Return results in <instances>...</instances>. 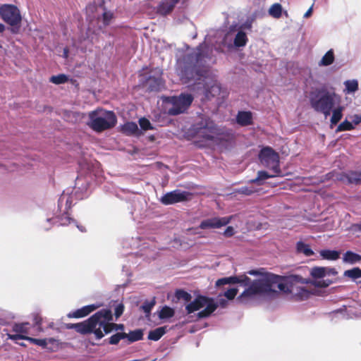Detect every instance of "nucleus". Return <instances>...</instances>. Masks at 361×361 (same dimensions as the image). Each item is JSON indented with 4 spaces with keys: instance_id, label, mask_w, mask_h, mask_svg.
<instances>
[{
    "instance_id": "1",
    "label": "nucleus",
    "mask_w": 361,
    "mask_h": 361,
    "mask_svg": "<svg viewBox=\"0 0 361 361\" xmlns=\"http://www.w3.org/2000/svg\"><path fill=\"white\" fill-rule=\"evenodd\" d=\"M248 274L257 276L258 278L253 281L245 274L237 276L227 277L228 283H240L247 287L245 290L237 298L243 303L252 302L259 297L270 296L277 292V290L286 293H297L306 291L300 286L307 281L298 276L282 277L271 273L264 271V269L250 270Z\"/></svg>"
},
{
    "instance_id": "2",
    "label": "nucleus",
    "mask_w": 361,
    "mask_h": 361,
    "mask_svg": "<svg viewBox=\"0 0 361 361\" xmlns=\"http://www.w3.org/2000/svg\"><path fill=\"white\" fill-rule=\"evenodd\" d=\"M341 97L334 91L321 90L310 97L311 106L326 118L331 115L330 127L332 128L343 118L344 106L341 105Z\"/></svg>"
},
{
    "instance_id": "3",
    "label": "nucleus",
    "mask_w": 361,
    "mask_h": 361,
    "mask_svg": "<svg viewBox=\"0 0 361 361\" xmlns=\"http://www.w3.org/2000/svg\"><path fill=\"white\" fill-rule=\"evenodd\" d=\"M202 46L197 48L194 54H190L187 58L178 59V74L180 80L186 83L192 80H200L202 75H200L192 65L200 60Z\"/></svg>"
},
{
    "instance_id": "4",
    "label": "nucleus",
    "mask_w": 361,
    "mask_h": 361,
    "mask_svg": "<svg viewBox=\"0 0 361 361\" xmlns=\"http://www.w3.org/2000/svg\"><path fill=\"white\" fill-rule=\"evenodd\" d=\"M116 123L114 112L103 109H97L89 113L87 126L94 131L100 133L113 128Z\"/></svg>"
},
{
    "instance_id": "5",
    "label": "nucleus",
    "mask_w": 361,
    "mask_h": 361,
    "mask_svg": "<svg viewBox=\"0 0 361 361\" xmlns=\"http://www.w3.org/2000/svg\"><path fill=\"white\" fill-rule=\"evenodd\" d=\"M217 308V304L212 298L198 295L185 306L188 314L198 311L197 314L199 319L209 317Z\"/></svg>"
},
{
    "instance_id": "6",
    "label": "nucleus",
    "mask_w": 361,
    "mask_h": 361,
    "mask_svg": "<svg viewBox=\"0 0 361 361\" xmlns=\"http://www.w3.org/2000/svg\"><path fill=\"white\" fill-rule=\"evenodd\" d=\"M217 308V304L212 298L198 295L185 306L188 314L198 311L197 314L199 319L209 317Z\"/></svg>"
},
{
    "instance_id": "7",
    "label": "nucleus",
    "mask_w": 361,
    "mask_h": 361,
    "mask_svg": "<svg viewBox=\"0 0 361 361\" xmlns=\"http://www.w3.org/2000/svg\"><path fill=\"white\" fill-rule=\"evenodd\" d=\"M109 313L105 311H99L90 317L87 320L82 322L71 324L68 326L71 329H75L80 334L94 333L97 338L100 339L104 337L101 330V325H103L100 322V317L103 315H108Z\"/></svg>"
},
{
    "instance_id": "8",
    "label": "nucleus",
    "mask_w": 361,
    "mask_h": 361,
    "mask_svg": "<svg viewBox=\"0 0 361 361\" xmlns=\"http://www.w3.org/2000/svg\"><path fill=\"white\" fill-rule=\"evenodd\" d=\"M165 111L170 115H178L185 112L193 101L190 94H181L178 97L162 99Z\"/></svg>"
},
{
    "instance_id": "9",
    "label": "nucleus",
    "mask_w": 361,
    "mask_h": 361,
    "mask_svg": "<svg viewBox=\"0 0 361 361\" xmlns=\"http://www.w3.org/2000/svg\"><path fill=\"white\" fill-rule=\"evenodd\" d=\"M337 274L334 268L314 267L310 270L312 285L319 288H326L334 282V278Z\"/></svg>"
},
{
    "instance_id": "10",
    "label": "nucleus",
    "mask_w": 361,
    "mask_h": 361,
    "mask_svg": "<svg viewBox=\"0 0 361 361\" xmlns=\"http://www.w3.org/2000/svg\"><path fill=\"white\" fill-rule=\"evenodd\" d=\"M260 163L264 167L271 170L273 173H280L279 155L271 147H267L260 151L259 154Z\"/></svg>"
},
{
    "instance_id": "11",
    "label": "nucleus",
    "mask_w": 361,
    "mask_h": 361,
    "mask_svg": "<svg viewBox=\"0 0 361 361\" xmlns=\"http://www.w3.org/2000/svg\"><path fill=\"white\" fill-rule=\"evenodd\" d=\"M0 16L10 25H16L21 21L19 9L11 4H4L0 7Z\"/></svg>"
},
{
    "instance_id": "12",
    "label": "nucleus",
    "mask_w": 361,
    "mask_h": 361,
    "mask_svg": "<svg viewBox=\"0 0 361 361\" xmlns=\"http://www.w3.org/2000/svg\"><path fill=\"white\" fill-rule=\"evenodd\" d=\"M190 197L191 194L187 191L176 190L165 194L161 198V202L164 204L168 205L188 200L190 199Z\"/></svg>"
},
{
    "instance_id": "13",
    "label": "nucleus",
    "mask_w": 361,
    "mask_h": 361,
    "mask_svg": "<svg viewBox=\"0 0 361 361\" xmlns=\"http://www.w3.org/2000/svg\"><path fill=\"white\" fill-rule=\"evenodd\" d=\"M235 47H244L247 42V35L245 32L239 30L236 34L228 32L226 34L223 39L222 43L228 47H232V42Z\"/></svg>"
},
{
    "instance_id": "14",
    "label": "nucleus",
    "mask_w": 361,
    "mask_h": 361,
    "mask_svg": "<svg viewBox=\"0 0 361 361\" xmlns=\"http://www.w3.org/2000/svg\"><path fill=\"white\" fill-rule=\"evenodd\" d=\"M101 311L108 312L109 314L108 315H103L100 317V322H102L103 325H101V330L104 336L107 334L113 331H122L124 329V326L123 324H117L114 323L110 322L112 320V313L109 310H102Z\"/></svg>"
},
{
    "instance_id": "15",
    "label": "nucleus",
    "mask_w": 361,
    "mask_h": 361,
    "mask_svg": "<svg viewBox=\"0 0 361 361\" xmlns=\"http://www.w3.org/2000/svg\"><path fill=\"white\" fill-rule=\"evenodd\" d=\"M233 216L214 217L202 221L200 225L202 229L219 228L230 223Z\"/></svg>"
},
{
    "instance_id": "16",
    "label": "nucleus",
    "mask_w": 361,
    "mask_h": 361,
    "mask_svg": "<svg viewBox=\"0 0 361 361\" xmlns=\"http://www.w3.org/2000/svg\"><path fill=\"white\" fill-rule=\"evenodd\" d=\"M102 306L101 303L92 304L84 306L75 311L71 312L67 314L68 318H82L87 316L93 311L96 310Z\"/></svg>"
},
{
    "instance_id": "17",
    "label": "nucleus",
    "mask_w": 361,
    "mask_h": 361,
    "mask_svg": "<svg viewBox=\"0 0 361 361\" xmlns=\"http://www.w3.org/2000/svg\"><path fill=\"white\" fill-rule=\"evenodd\" d=\"M345 88L343 89V93L345 94H354L358 90L359 84L356 79L347 80L343 82Z\"/></svg>"
},
{
    "instance_id": "18",
    "label": "nucleus",
    "mask_w": 361,
    "mask_h": 361,
    "mask_svg": "<svg viewBox=\"0 0 361 361\" xmlns=\"http://www.w3.org/2000/svg\"><path fill=\"white\" fill-rule=\"evenodd\" d=\"M335 60L334 52L333 49L329 50L318 62L319 66H328L331 65Z\"/></svg>"
},
{
    "instance_id": "19",
    "label": "nucleus",
    "mask_w": 361,
    "mask_h": 361,
    "mask_svg": "<svg viewBox=\"0 0 361 361\" xmlns=\"http://www.w3.org/2000/svg\"><path fill=\"white\" fill-rule=\"evenodd\" d=\"M237 122L241 126H247L252 122V114L248 111H240L237 116Z\"/></svg>"
},
{
    "instance_id": "20",
    "label": "nucleus",
    "mask_w": 361,
    "mask_h": 361,
    "mask_svg": "<svg viewBox=\"0 0 361 361\" xmlns=\"http://www.w3.org/2000/svg\"><path fill=\"white\" fill-rule=\"evenodd\" d=\"M198 133L203 136L206 140H212L215 138L216 135V129L213 126H209L200 130Z\"/></svg>"
},
{
    "instance_id": "21",
    "label": "nucleus",
    "mask_w": 361,
    "mask_h": 361,
    "mask_svg": "<svg viewBox=\"0 0 361 361\" xmlns=\"http://www.w3.org/2000/svg\"><path fill=\"white\" fill-rule=\"evenodd\" d=\"M280 176H281V172H280V173L271 172V173L269 174L267 171H259L257 173V177L255 179L252 180L251 183H258L260 180H266L269 178H274V177Z\"/></svg>"
},
{
    "instance_id": "22",
    "label": "nucleus",
    "mask_w": 361,
    "mask_h": 361,
    "mask_svg": "<svg viewBox=\"0 0 361 361\" xmlns=\"http://www.w3.org/2000/svg\"><path fill=\"white\" fill-rule=\"evenodd\" d=\"M319 253L323 259L328 260H336L340 256V252L336 250H322Z\"/></svg>"
},
{
    "instance_id": "23",
    "label": "nucleus",
    "mask_w": 361,
    "mask_h": 361,
    "mask_svg": "<svg viewBox=\"0 0 361 361\" xmlns=\"http://www.w3.org/2000/svg\"><path fill=\"white\" fill-rule=\"evenodd\" d=\"M166 327L162 326L157 328L149 333L148 338L152 341H158L165 333Z\"/></svg>"
},
{
    "instance_id": "24",
    "label": "nucleus",
    "mask_w": 361,
    "mask_h": 361,
    "mask_svg": "<svg viewBox=\"0 0 361 361\" xmlns=\"http://www.w3.org/2000/svg\"><path fill=\"white\" fill-rule=\"evenodd\" d=\"M343 261L350 264H354L361 260V256L350 251L346 252L343 255Z\"/></svg>"
},
{
    "instance_id": "25",
    "label": "nucleus",
    "mask_w": 361,
    "mask_h": 361,
    "mask_svg": "<svg viewBox=\"0 0 361 361\" xmlns=\"http://www.w3.org/2000/svg\"><path fill=\"white\" fill-rule=\"evenodd\" d=\"M175 311L169 306H164L159 312V317L161 319H169L173 317Z\"/></svg>"
},
{
    "instance_id": "26",
    "label": "nucleus",
    "mask_w": 361,
    "mask_h": 361,
    "mask_svg": "<svg viewBox=\"0 0 361 361\" xmlns=\"http://www.w3.org/2000/svg\"><path fill=\"white\" fill-rule=\"evenodd\" d=\"M122 130L128 135L135 134L138 130V127L134 122H128L123 126Z\"/></svg>"
},
{
    "instance_id": "27",
    "label": "nucleus",
    "mask_w": 361,
    "mask_h": 361,
    "mask_svg": "<svg viewBox=\"0 0 361 361\" xmlns=\"http://www.w3.org/2000/svg\"><path fill=\"white\" fill-rule=\"evenodd\" d=\"M281 5L278 3L273 4L269 9V14L275 18H279L281 16Z\"/></svg>"
},
{
    "instance_id": "28",
    "label": "nucleus",
    "mask_w": 361,
    "mask_h": 361,
    "mask_svg": "<svg viewBox=\"0 0 361 361\" xmlns=\"http://www.w3.org/2000/svg\"><path fill=\"white\" fill-rule=\"evenodd\" d=\"M297 250L299 252L303 253L306 256H311L313 255V251L311 250L310 246L302 242H298L297 243Z\"/></svg>"
},
{
    "instance_id": "29",
    "label": "nucleus",
    "mask_w": 361,
    "mask_h": 361,
    "mask_svg": "<svg viewBox=\"0 0 361 361\" xmlns=\"http://www.w3.org/2000/svg\"><path fill=\"white\" fill-rule=\"evenodd\" d=\"M13 331L14 333H18L19 334L26 336L28 334L27 324H16L13 326Z\"/></svg>"
},
{
    "instance_id": "30",
    "label": "nucleus",
    "mask_w": 361,
    "mask_h": 361,
    "mask_svg": "<svg viewBox=\"0 0 361 361\" xmlns=\"http://www.w3.org/2000/svg\"><path fill=\"white\" fill-rule=\"evenodd\" d=\"M345 276L356 279L361 277V269L359 268H353L344 272Z\"/></svg>"
},
{
    "instance_id": "31",
    "label": "nucleus",
    "mask_w": 361,
    "mask_h": 361,
    "mask_svg": "<svg viewBox=\"0 0 361 361\" xmlns=\"http://www.w3.org/2000/svg\"><path fill=\"white\" fill-rule=\"evenodd\" d=\"M354 128V126L353 123L347 120H345L341 123H340L336 130V132H341L344 130H350Z\"/></svg>"
},
{
    "instance_id": "32",
    "label": "nucleus",
    "mask_w": 361,
    "mask_h": 361,
    "mask_svg": "<svg viewBox=\"0 0 361 361\" xmlns=\"http://www.w3.org/2000/svg\"><path fill=\"white\" fill-rule=\"evenodd\" d=\"M68 80V77L64 74H60L58 75H53L50 78V82L59 85L65 83Z\"/></svg>"
},
{
    "instance_id": "33",
    "label": "nucleus",
    "mask_w": 361,
    "mask_h": 361,
    "mask_svg": "<svg viewBox=\"0 0 361 361\" xmlns=\"http://www.w3.org/2000/svg\"><path fill=\"white\" fill-rule=\"evenodd\" d=\"M142 333L141 331L137 330L135 331H132L129 334H127V337L126 338H128L130 341H137L142 338Z\"/></svg>"
},
{
    "instance_id": "34",
    "label": "nucleus",
    "mask_w": 361,
    "mask_h": 361,
    "mask_svg": "<svg viewBox=\"0 0 361 361\" xmlns=\"http://www.w3.org/2000/svg\"><path fill=\"white\" fill-rule=\"evenodd\" d=\"M127 334L126 333H117L110 337L109 343L111 344H117L121 339L126 338Z\"/></svg>"
},
{
    "instance_id": "35",
    "label": "nucleus",
    "mask_w": 361,
    "mask_h": 361,
    "mask_svg": "<svg viewBox=\"0 0 361 361\" xmlns=\"http://www.w3.org/2000/svg\"><path fill=\"white\" fill-rule=\"evenodd\" d=\"M238 292V288H231L228 289L224 293V297L226 298L228 300H232L235 298L237 293Z\"/></svg>"
},
{
    "instance_id": "36",
    "label": "nucleus",
    "mask_w": 361,
    "mask_h": 361,
    "mask_svg": "<svg viewBox=\"0 0 361 361\" xmlns=\"http://www.w3.org/2000/svg\"><path fill=\"white\" fill-rule=\"evenodd\" d=\"M27 341H30L31 343L37 345L45 347L47 345L48 341H51V339H37L28 337Z\"/></svg>"
},
{
    "instance_id": "37",
    "label": "nucleus",
    "mask_w": 361,
    "mask_h": 361,
    "mask_svg": "<svg viewBox=\"0 0 361 361\" xmlns=\"http://www.w3.org/2000/svg\"><path fill=\"white\" fill-rule=\"evenodd\" d=\"M220 92V87L219 84L216 82L213 83V85L211 86V87L207 90V94H210L211 96L214 97L216 94H218Z\"/></svg>"
},
{
    "instance_id": "38",
    "label": "nucleus",
    "mask_w": 361,
    "mask_h": 361,
    "mask_svg": "<svg viewBox=\"0 0 361 361\" xmlns=\"http://www.w3.org/2000/svg\"><path fill=\"white\" fill-rule=\"evenodd\" d=\"M113 18V13L111 11H104L102 14V20L104 25H108Z\"/></svg>"
},
{
    "instance_id": "39",
    "label": "nucleus",
    "mask_w": 361,
    "mask_h": 361,
    "mask_svg": "<svg viewBox=\"0 0 361 361\" xmlns=\"http://www.w3.org/2000/svg\"><path fill=\"white\" fill-rule=\"evenodd\" d=\"M139 123H140V126L142 128V129H143L144 130H149V129L152 128L150 122L149 121V120H147L145 118H140L139 120Z\"/></svg>"
},
{
    "instance_id": "40",
    "label": "nucleus",
    "mask_w": 361,
    "mask_h": 361,
    "mask_svg": "<svg viewBox=\"0 0 361 361\" xmlns=\"http://www.w3.org/2000/svg\"><path fill=\"white\" fill-rule=\"evenodd\" d=\"M27 338H28V336H25V335H21L18 333L8 334V338L15 341H17L19 339L27 340Z\"/></svg>"
},
{
    "instance_id": "41",
    "label": "nucleus",
    "mask_w": 361,
    "mask_h": 361,
    "mask_svg": "<svg viewBox=\"0 0 361 361\" xmlns=\"http://www.w3.org/2000/svg\"><path fill=\"white\" fill-rule=\"evenodd\" d=\"M223 296V295H219L218 296L217 302H216V303L217 304V307L219 306L221 307L225 308L228 305V300L224 298Z\"/></svg>"
},
{
    "instance_id": "42",
    "label": "nucleus",
    "mask_w": 361,
    "mask_h": 361,
    "mask_svg": "<svg viewBox=\"0 0 361 361\" xmlns=\"http://www.w3.org/2000/svg\"><path fill=\"white\" fill-rule=\"evenodd\" d=\"M124 307L123 304L120 303L116 305L115 308V315L116 318L119 317L123 312Z\"/></svg>"
},
{
    "instance_id": "43",
    "label": "nucleus",
    "mask_w": 361,
    "mask_h": 361,
    "mask_svg": "<svg viewBox=\"0 0 361 361\" xmlns=\"http://www.w3.org/2000/svg\"><path fill=\"white\" fill-rule=\"evenodd\" d=\"M255 192V190L250 189L248 187H243L238 190V192L244 194V195H250Z\"/></svg>"
},
{
    "instance_id": "44",
    "label": "nucleus",
    "mask_w": 361,
    "mask_h": 361,
    "mask_svg": "<svg viewBox=\"0 0 361 361\" xmlns=\"http://www.w3.org/2000/svg\"><path fill=\"white\" fill-rule=\"evenodd\" d=\"M235 233V231L233 227L232 226H228L224 232V235L226 237H231Z\"/></svg>"
},
{
    "instance_id": "45",
    "label": "nucleus",
    "mask_w": 361,
    "mask_h": 361,
    "mask_svg": "<svg viewBox=\"0 0 361 361\" xmlns=\"http://www.w3.org/2000/svg\"><path fill=\"white\" fill-rule=\"evenodd\" d=\"M349 182L350 183H359L361 182V177H357L356 174L351 173L348 178Z\"/></svg>"
},
{
    "instance_id": "46",
    "label": "nucleus",
    "mask_w": 361,
    "mask_h": 361,
    "mask_svg": "<svg viewBox=\"0 0 361 361\" xmlns=\"http://www.w3.org/2000/svg\"><path fill=\"white\" fill-rule=\"evenodd\" d=\"M225 284H229L227 277L219 279L216 281V286H220Z\"/></svg>"
},
{
    "instance_id": "47",
    "label": "nucleus",
    "mask_w": 361,
    "mask_h": 361,
    "mask_svg": "<svg viewBox=\"0 0 361 361\" xmlns=\"http://www.w3.org/2000/svg\"><path fill=\"white\" fill-rule=\"evenodd\" d=\"M178 297L185 299V300H189L190 299V295L185 291H180L178 293Z\"/></svg>"
},
{
    "instance_id": "48",
    "label": "nucleus",
    "mask_w": 361,
    "mask_h": 361,
    "mask_svg": "<svg viewBox=\"0 0 361 361\" xmlns=\"http://www.w3.org/2000/svg\"><path fill=\"white\" fill-rule=\"evenodd\" d=\"M153 306V304H147V305H145L142 306V308L144 310V311L146 312V313H149V312L151 311V309Z\"/></svg>"
},
{
    "instance_id": "49",
    "label": "nucleus",
    "mask_w": 361,
    "mask_h": 361,
    "mask_svg": "<svg viewBox=\"0 0 361 361\" xmlns=\"http://www.w3.org/2000/svg\"><path fill=\"white\" fill-rule=\"evenodd\" d=\"M313 11V6H312L304 14V18H307L311 16Z\"/></svg>"
},
{
    "instance_id": "50",
    "label": "nucleus",
    "mask_w": 361,
    "mask_h": 361,
    "mask_svg": "<svg viewBox=\"0 0 361 361\" xmlns=\"http://www.w3.org/2000/svg\"><path fill=\"white\" fill-rule=\"evenodd\" d=\"M73 115V118L70 119V121L71 122H76L78 119L80 118V115L77 113H71Z\"/></svg>"
},
{
    "instance_id": "51",
    "label": "nucleus",
    "mask_w": 361,
    "mask_h": 361,
    "mask_svg": "<svg viewBox=\"0 0 361 361\" xmlns=\"http://www.w3.org/2000/svg\"><path fill=\"white\" fill-rule=\"evenodd\" d=\"M71 222H75L74 220H72L70 218H66L65 221L63 220V222L61 223L62 225H68L70 224Z\"/></svg>"
},
{
    "instance_id": "52",
    "label": "nucleus",
    "mask_w": 361,
    "mask_h": 361,
    "mask_svg": "<svg viewBox=\"0 0 361 361\" xmlns=\"http://www.w3.org/2000/svg\"><path fill=\"white\" fill-rule=\"evenodd\" d=\"M5 30V26L0 23V32H2Z\"/></svg>"
},
{
    "instance_id": "53",
    "label": "nucleus",
    "mask_w": 361,
    "mask_h": 361,
    "mask_svg": "<svg viewBox=\"0 0 361 361\" xmlns=\"http://www.w3.org/2000/svg\"><path fill=\"white\" fill-rule=\"evenodd\" d=\"M63 56L66 58L68 56V51L66 49H64Z\"/></svg>"
},
{
    "instance_id": "54",
    "label": "nucleus",
    "mask_w": 361,
    "mask_h": 361,
    "mask_svg": "<svg viewBox=\"0 0 361 361\" xmlns=\"http://www.w3.org/2000/svg\"><path fill=\"white\" fill-rule=\"evenodd\" d=\"M92 6H89L87 8V12L88 13L90 10H92Z\"/></svg>"
},
{
    "instance_id": "55",
    "label": "nucleus",
    "mask_w": 361,
    "mask_h": 361,
    "mask_svg": "<svg viewBox=\"0 0 361 361\" xmlns=\"http://www.w3.org/2000/svg\"><path fill=\"white\" fill-rule=\"evenodd\" d=\"M77 227L80 230V231H83V230L80 227H79L78 226H77Z\"/></svg>"
},
{
    "instance_id": "56",
    "label": "nucleus",
    "mask_w": 361,
    "mask_h": 361,
    "mask_svg": "<svg viewBox=\"0 0 361 361\" xmlns=\"http://www.w3.org/2000/svg\"><path fill=\"white\" fill-rule=\"evenodd\" d=\"M152 361H156V360L154 359V360H152Z\"/></svg>"
}]
</instances>
